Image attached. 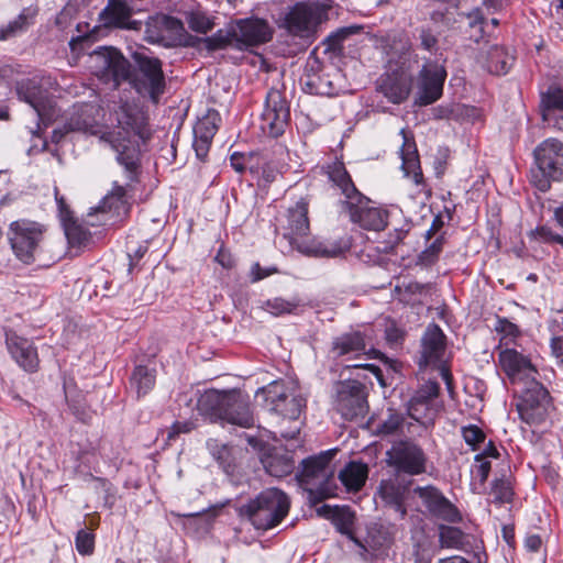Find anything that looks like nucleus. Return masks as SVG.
<instances>
[{"mask_svg":"<svg viewBox=\"0 0 563 563\" xmlns=\"http://www.w3.org/2000/svg\"><path fill=\"white\" fill-rule=\"evenodd\" d=\"M421 46L427 51H432L438 44L437 37L429 30H421L420 32Z\"/></svg>","mask_w":563,"mask_h":563,"instance_id":"55","label":"nucleus"},{"mask_svg":"<svg viewBox=\"0 0 563 563\" xmlns=\"http://www.w3.org/2000/svg\"><path fill=\"white\" fill-rule=\"evenodd\" d=\"M442 238H437L429 247L421 252L419 262L426 266L433 264L442 251Z\"/></svg>","mask_w":563,"mask_h":563,"instance_id":"46","label":"nucleus"},{"mask_svg":"<svg viewBox=\"0 0 563 563\" xmlns=\"http://www.w3.org/2000/svg\"><path fill=\"white\" fill-rule=\"evenodd\" d=\"M444 353V334L439 325L430 324L422 336L420 368L438 366Z\"/></svg>","mask_w":563,"mask_h":563,"instance_id":"27","label":"nucleus"},{"mask_svg":"<svg viewBox=\"0 0 563 563\" xmlns=\"http://www.w3.org/2000/svg\"><path fill=\"white\" fill-rule=\"evenodd\" d=\"M422 496L424 497L426 506L433 516L449 522H460L462 520L459 509L444 495Z\"/></svg>","mask_w":563,"mask_h":563,"instance_id":"32","label":"nucleus"},{"mask_svg":"<svg viewBox=\"0 0 563 563\" xmlns=\"http://www.w3.org/2000/svg\"><path fill=\"white\" fill-rule=\"evenodd\" d=\"M256 157L253 155H244L241 153H233L231 155V166L239 173L244 172L245 169H250L252 174L260 173L258 164L254 163Z\"/></svg>","mask_w":563,"mask_h":563,"instance_id":"44","label":"nucleus"},{"mask_svg":"<svg viewBox=\"0 0 563 563\" xmlns=\"http://www.w3.org/2000/svg\"><path fill=\"white\" fill-rule=\"evenodd\" d=\"M498 362L501 369L514 385L528 386L538 380L539 371L532 363L530 356L516 349H500Z\"/></svg>","mask_w":563,"mask_h":563,"instance_id":"14","label":"nucleus"},{"mask_svg":"<svg viewBox=\"0 0 563 563\" xmlns=\"http://www.w3.org/2000/svg\"><path fill=\"white\" fill-rule=\"evenodd\" d=\"M531 236L540 242L559 243L563 245V236L553 233L550 229L544 227L537 228L531 232Z\"/></svg>","mask_w":563,"mask_h":563,"instance_id":"49","label":"nucleus"},{"mask_svg":"<svg viewBox=\"0 0 563 563\" xmlns=\"http://www.w3.org/2000/svg\"><path fill=\"white\" fill-rule=\"evenodd\" d=\"M289 115V107L282 92L276 89L268 91L261 115L262 131L273 137L279 136L288 123Z\"/></svg>","mask_w":563,"mask_h":563,"instance_id":"17","label":"nucleus"},{"mask_svg":"<svg viewBox=\"0 0 563 563\" xmlns=\"http://www.w3.org/2000/svg\"><path fill=\"white\" fill-rule=\"evenodd\" d=\"M299 305L300 301L296 298L286 300L282 297H275L265 300L261 308L275 317H279L286 313H292Z\"/></svg>","mask_w":563,"mask_h":563,"instance_id":"40","label":"nucleus"},{"mask_svg":"<svg viewBox=\"0 0 563 563\" xmlns=\"http://www.w3.org/2000/svg\"><path fill=\"white\" fill-rule=\"evenodd\" d=\"M412 87V76L405 68H397L382 75L377 82L376 89L389 102L400 104L406 101L410 95Z\"/></svg>","mask_w":563,"mask_h":563,"instance_id":"21","label":"nucleus"},{"mask_svg":"<svg viewBox=\"0 0 563 563\" xmlns=\"http://www.w3.org/2000/svg\"><path fill=\"white\" fill-rule=\"evenodd\" d=\"M439 543L441 548L459 550L465 544V534L456 527L440 525Z\"/></svg>","mask_w":563,"mask_h":563,"instance_id":"38","label":"nucleus"},{"mask_svg":"<svg viewBox=\"0 0 563 563\" xmlns=\"http://www.w3.org/2000/svg\"><path fill=\"white\" fill-rule=\"evenodd\" d=\"M540 110L544 122L550 124L555 120L556 113L563 111V88L550 86L541 95Z\"/></svg>","mask_w":563,"mask_h":563,"instance_id":"34","label":"nucleus"},{"mask_svg":"<svg viewBox=\"0 0 563 563\" xmlns=\"http://www.w3.org/2000/svg\"><path fill=\"white\" fill-rule=\"evenodd\" d=\"M220 120L221 119L218 111L208 110L206 115L199 119L198 122L195 124L194 134L205 135L213 139L218 131Z\"/></svg>","mask_w":563,"mask_h":563,"instance_id":"42","label":"nucleus"},{"mask_svg":"<svg viewBox=\"0 0 563 563\" xmlns=\"http://www.w3.org/2000/svg\"><path fill=\"white\" fill-rule=\"evenodd\" d=\"M45 227L36 221L20 219L10 223L8 240L18 260L24 264L35 261L44 240Z\"/></svg>","mask_w":563,"mask_h":563,"instance_id":"6","label":"nucleus"},{"mask_svg":"<svg viewBox=\"0 0 563 563\" xmlns=\"http://www.w3.org/2000/svg\"><path fill=\"white\" fill-rule=\"evenodd\" d=\"M482 3L490 13L498 11L503 5L500 0H482Z\"/></svg>","mask_w":563,"mask_h":563,"instance_id":"61","label":"nucleus"},{"mask_svg":"<svg viewBox=\"0 0 563 563\" xmlns=\"http://www.w3.org/2000/svg\"><path fill=\"white\" fill-rule=\"evenodd\" d=\"M199 410L212 419L221 420L241 428L254 426V417L250 409V399L240 390H207L198 400Z\"/></svg>","mask_w":563,"mask_h":563,"instance_id":"4","label":"nucleus"},{"mask_svg":"<svg viewBox=\"0 0 563 563\" xmlns=\"http://www.w3.org/2000/svg\"><path fill=\"white\" fill-rule=\"evenodd\" d=\"M385 333L386 340L393 345L398 344L402 339V331L399 328H397L394 323L389 324L386 328Z\"/></svg>","mask_w":563,"mask_h":563,"instance_id":"56","label":"nucleus"},{"mask_svg":"<svg viewBox=\"0 0 563 563\" xmlns=\"http://www.w3.org/2000/svg\"><path fill=\"white\" fill-rule=\"evenodd\" d=\"M550 346L552 355L555 356L558 360H561V362H563V335H554L551 339Z\"/></svg>","mask_w":563,"mask_h":563,"instance_id":"57","label":"nucleus"},{"mask_svg":"<svg viewBox=\"0 0 563 563\" xmlns=\"http://www.w3.org/2000/svg\"><path fill=\"white\" fill-rule=\"evenodd\" d=\"M101 117V108L97 103H80L73 107L65 124V132H85L98 134L101 132L98 124Z\"/></svg>","mask_w":563,"mask_h":563,"instance_id":"26","label":"nucleus"},{"mask_svg":"<svg viewBox=\"0 0 563 563\" xmlns=\"http://www.w3.org/2000/svg\"><path fill=\"white\" fill-rule=\"evenodd\" d=\"M113 114L119 131L103 133L101 139L118 153L117 159L120 165L124 166L128 173L126 177L132 181L137 168V154L135 148L129 145V137L131 135L142 136L145 115L135 103L130 102L121 103Z\"/></svg>","mask_w":563,"mask_h":563,"instance_id":"2","label":"nucleus"},{"mask_svg":"<svg viewBox=\"0 0 563 563\" xmlns=\"http://www.w3.org/2000/svg\"><path fill=\"white\" fill-rule=\"evenodd\" d=\"M465 442L475 450L485 440V433L476 426L470 424L462 428Z\"/></svg>","mask_w":563,"mask_h":563,"instance_id":"48","label":"nucleus"},{"mask_svg":"<svg viewBox=\"0 0 563 563\" xmlns=\"http://www.w3.org/2000/svg\"><path fill=\"white\" fill-rule=\"evenodd\" d=\"M387 225L393 227V231L388 234L387 243L390 246H395L400 243L407 233L409 232L411 224L402 219L401 214L398 213H389V219Z\"/></svg>","mask_w":563,"mask_h":563,"instance_id":"41","label":"nucleus"},{"mask_svg":"<svg viewBox=\"0 0 563 563\" xmlns=\"http://www.w3.org/2000/svg\"><path fill=\"white\" fill-rule=\"evenodd\" d=\"M212 139L205 135L194 134V148L198 158L203 159L210 148Z\"/></svg>","mask_w":563,"mask_h":563,"instance_id":"52","label":"nucleus"},{"mask_svg":"<svg viewBox=\"0 0 563 563\" xmlns=\"http://www.w3.org/2000/svg\"><path fill=\"white\" fill-rule=\"evenodd\" d=\"M387 462L400 471L419 474L424 471L422 450L411 442H398L387 452Z\"/></svg>","mask_w":563,"mask_h":563,"instance_id":"24","label":"nucleus"},{"mask_svg":"<svg viewBox=\"0 0 563 563\" xmlns=\"http://www.w3.org/2000/svg\"><path fill=\"white\" fill-rule=\"evenodd\" d=\"M267 400L272 405L273 411L291 420L298 419L306 406V399L302 396L287 393L286 389L277 383L268 387Z\"/></svg>","mask_w":563,"mask_h":563,"instance_id":"25","label":"nucleus"},{"mask_svg":"<svg viewBox=\"0 0 563 563\" xmlns=\"http://www.w3.org/2000/svg\"><path fill=\"white\" fill-rule=\"evenodd\" d=\"M517 410L522 421L530 426H540L551 416L552 398L547 388L537 380L522 390Z\"/></svg>","mask_w":563,"mask_h":563,"instance_id":"11","label":"nucleus"},{"mask_svg":"<svg viewBox=\"0 0 563 563\" xmlns=\"http://www.w3.org/2000/svg\"><path fill=\"white\" fill-rule=\"evenodd\" d=\"M76 550L81 555H90L95 550V536L88 529H81L77 532L75 539Z\"/></svg>","mask_w":563,"mask_h":563,"instance_id":"45","label":"nucleus"},{"mask_svg":"<svg viewBox=\"0 0 563 563\" xmlns=\"http://www.w3.org/2000/svg\"><path fill=\"white\" fill-rule=\"evenodd\" d=\"M438 563H472L470 560L461 555H452L449 558L440 559Z\"/></svg>","mask_w":563,"mask_h":563,"instance_id":"64","label":"nucleus"},{"mask_svg":"<svg viewBox=\"0 0 563 563\" xmlns=\"http://www.w3.org/2000/svg\"><path fill=\"white\" fill-rule=\"evenodd\" d=\"M511 483L507 479H501L496 484L495 493H510L512 490Z\"/></svg>","mask_w":563,"mask_h":563,"instance_id":"63","label":"nucleus"},{"mask_svg":"<svg viewBox=\"0 0 563 563\" xmlns=\"http://www.w3.org/2000/svg\"><path fill=\"white\" fill-rule=\"evenodd\" d=\"M65 234L71 245H85L90 240V232L76 221L65 222Z\"/></svg>","mask_w":563,"mask_h":563,"instance_id":"43","label":"nucleus"},{"mask_svg":"<svg viewBox=\"0 0 563 563\" xmlns=\"http://www.w3.org/2000/svg\"><path fill=\"white\" fill-rule=\"evenodd\" d=\"M98 211L113 212L119 218L124 217L129 211L125 188L114 183L112 190L102 199Z\"/></svg>","mask_w":563,"mask_h":563,"instance_id":"35","label":"nucleus"},{"mask_svg":"<svg viewBox=\"0 0 563 563\" xmlns=\"http://www.w3.org/2000/svg\"><path fill=\"white\" fill-rule=\"evenodd\" d=\"M382 500L393 508L395 511L399 512L400 516H405L406 509L404 507V496L405 495H379Z\"/></svg>","mask_w":563,"mask_h":563,"instance_id":"54","label":"nucleus"},{"mask_svg":"<svg viewBox=\"0 0 563 563\" xmlns=\"http://www.w3.org/2000/svg\"><path fill=\"white\" fill-rule=\"evenodd\" d=\"M90 68L98 78L112 82L114 87L131 78L130 62L113 47L95 51L90 55Z\"/></svg>","mask_w":563,"mask_h":563,"instance_id":"12","label":"nucleus"},{"mask_svg":"<svg viewBox=\"0 0 563 563\" xmlns=\"http://www.w3.org/2000/svg\"><path fill=\"white\" fill-rule=\"evenodd\" d=\"M277 172L268 164L260 167V173L256 174L265 184L272 183L276 177Z\"/></svg>","mask_w":563,"mask_h":563,"instance_id":"58","label":"nucleus"},{"mask_svg":"<svg viewBox=\"0 0 563 563\" xmlns=\"http://www.w3.org/2000/svg\"><path fill=\"white\" fill-rule=\"evenodd\" d=\"M16 93L21 100L33 108L42 122L47 123L53 120L55 114L53 102L35 78L19 81Z\"/></svg>","mask_w":563,"mask_h":563,"instance_id":"22","label":"nucleus"},{"mask_svg":"<svg viewBox=\"0 0 563 563\" xmlns=\"http://www.w3.org/2000/svg\"><path fill=\"white\" fill-rule=\"evenodd\" d=\"M27 19L21 13L15 20L10 22L5 27H0V40H7L26 27Z\"/></svg>","mask_w":563,"mask_h":563,"instance_id":"47","label":"nucleus"},{"mask_svg":"<svg viewBox=\"0 0 563 563\" xmlns=\"http://www.w3.org/2000/svg\"><path fill=\"white\" fill-rule=\"evenodd\" d=\"M515 57L506 47L492 45L486 52V68L495 75H505L512 66Z\"/></svg>","mask_w":563,"mask_h":563,"instance_id":"33","label":"nucleus"},{"mask_svg":"<svg viewBox=\"0 0 563 563\" xmlns=\"http://www.w3.org/2000/svg\"><path fill=\"white\" fill-rule=\"evenodd\" d=\"M368 466L365 463L351 461L338 474L342 485L350 492H358L368 478Z\"/></svg>","mask_w":563,"mask_h":563,"instance_id":"31","label":"nucleus"},{"mask_svg":"<svg viewBox=\"0 0 563 563\" xmlns=\"http://www.w3.org/2000/svg\"><path fill=\"white\" fill-rule=\"evenodd\" d=\"M278 273L277 267H262L260 263H254L250 269V280L251 283H257L273 274Z\"/></svg>","mask_w":563,"mask_h":563,"instance_id":"50","label":"nucleus"},{"mask_svg":"<svg viewBox=\"0 0 563 563\" xmlns=\"http://www.w3.org/2000/svg\"><path fill=\"white\" fill-rule=\"evenodd\" d=\"M401 133L404 135V143L400 148V156L402 161L401 169L405 176L411 177L416 185H421L423 181V175L420 168L416 144L406 136L404 130Z\"/></svg>","mask_w":563,"mask_h":563,"instance_id":"30","label":"nucleus"},{"mask_svg":"<svg viewBox=\"0 0 563 563\" xmlns=\"http://www.w3.org/2000/svg\"><path fill=\"white\" fill-rule=\"evenodd\" d=\"M331 353L334 357H360L366 354L364 335L358 331L347 332L335 336L331 343Z\"/></svg>","mask_w":563,"mask_h":563,"instance_id":"28","label":"nucleus"},{"mask_svg":"<svg viewBox=\"0 0 563 563\" xmlns=\"http://www.w3.org/2000/svg\"><path fill=\"white\" fill-rule=\"evenodd\" d=\"M405 423L404 415L393 409L387 411L386 418H384L376 427L377 435H394L402 431Z\"/></svg>","mask_w":563,"mask_h":563,"instance_id":"39","label":"nucleus"},{"mask_svg":"<svg viewBox=\"0 0 563 563\" xmlns=\"http://www.w3.org/2000/svg\"><path fill=\"white\" fill-rule=\"evenodd\" d=\"M266 472L275 477L290 474L295 467L294 461L287 454H271L262 461Z\"/></svg>","mask_w":563,"mask_h":563,"instance_id":"37","label":"nucleus"},{"mask_svg":"<svg viewBox=\"0 0 563 563\" xmlns=\"http://www.w3.org/2000/svg\"><path fill=\"white\" fill-rule=\"evenodd\" d=\"M132 10L124 0H109L108 5L101 12V19L107 26H119L137 30L141 25L137 21H131Z\"/></svg>","mask_w":563,"mask_h":563,"instance_id":"29","label":"nucleus"},{"mask_svg":"<svg viewBox=\"0 0 563 563\" xmlns=\"http://www.w3.org/2000/svg\"><path fill=\"white\" fill-rule=\"evenodd\" d=\"M4 335L7 350L15 363L26 372H36L40 358L34 343L11 329H5Z\"/></svg>","mask_w":563,"mask_h":563,"instance_id":"23","label":"nucleus"},{"mask_svg":"<svg viewBox=\"0 0 563 563\" xmlns=\"http://www.w3.org/2000/svg\"><path fill=\"white\" fill-rule=\"evenodd\" d=\"M289 500L287 495H257L241 508L256 529L268 530L278 525L287 515Z\"/></svg>","mask_w":563,"mask_h":563,"instance_id":"10","label":"nucleus"},{"mask_svg":"<svg viewBox=\"0 0 563 563\" xmlns=\"http://www.w3.org/2000/svg\"><path fill=\"white\" fill-rule=\"evenodd\" d=\"M216 260L218 261V263L223 266L224 268H230L232 265H233V260L231 258L230 255H227L222 252H220Z\"/></svg>","mask_w":563,"mask_h":563,"instance_id":"62","label":"nucleus"},{"mask_svg":"<svg viewBox=\"0 0 563 563\" xmlns=\"http://www.w3.org/2000/svg\"><path fill=\"white\" fill-rule=\"evenodd\" d=\"M439 394L440 385L438 382L428 380L420 385L408 401V415L424 427L433 424L440 409L438 405Z\"/></svg>","mask_w":563,"mask_h":563,"instance_id":"13","label":"nucleus"},{"mask_svg":"<svg viewBox=\"0 0 563 563\" xmlns=\"http://www.w3.org/2000/svg\"><path fill=\"white\" fill-rule=\"evenodd\" d=\"M445 77L443 66L438 63L424 64L418 77L417 103L428 106L435 102L442 96Z\"/></svg>","mask_w":563,"mask_h":563,"instance_id":"19","label":"nucleus"},{"mask_svg":"<svg viewBox=\"0 0 563 563\" xmlns=\"http://www.w3.org/2000/svg\"><path fill=\"white\" fill-rule=\"evenodd\" d=\"M330 181L341 190L345 197L350 219L366 230L380 231L387 227L389 212L373 205L354 186L351 176L342 162H334L327 168Z\"/></svg>","mask_w":563,"mask_h":563,"instance_id":"1","label":"nucleus"},{"mask_svg":"<svg viewBox=\"0 0 563 563\" xmlns=\"http://www.w3.org/2000/svg\"><path fill=\"white\" fill-rule=\"evenodd\" d=\"M273 30L263 19H246L238 22L236 27L227 35L217 34L205 40L211 51L223 48L236 43L244 46H255L271 41Z\"/></svg>","mask_w":563,"mask_h":563,"instance_id":"9","label":"nucleus"},{"mask_svg":"<svg viewBox=\"0 0 563 563\" xmlns=\"http://www.w3.org/2000/svg\"><path fill=\"white\" fill-rule=\"evenodd\" d=\"M495 329L503 334V340L515 339L520 334L519 328L507 319H498Z\"/></svg>","mask_w":563,"mask_h":563,"instance_id":"51","label":"nucleus"},{"mask_svg":"<svg viewBox=\"0 0 563 563\" xmlns=\"http://www.w3.org/2000/svg\"><path fill=\"white\" fill-rule=\"evenodd\" d=\"M132 57L136 64V70L134 73L131 70V78L126 81L139 95L157 103L166 86L162 62L141 52H134Z\"/></svg>","mask_w":563,"mask_h":563,"instance_id":"5","label":"nucleus"},{"mask_svg":"<svg viewBox=\"0 0 563 563\" xmlns=\"http://www.w3.org/2000/svg\"><path fill=\"white\" fill-rule=\"evenodd\" d=\"M284 229V236L290 245L308 256L336 257L350 249L349 241L344 239L334 242H321L308 236L310 230L308 205L302 199L295 207L288 209L287 223Z\"/></svg>","mask_w":563,"mask_h":563,"instance_id":"3","label":"nucleus"},{"mask_svg":"<svg viewBox=\"0 0 563 563\" xmlns=\"http://www.w3.org/2000/svg\"><path fill=\"white\" fill-rule=\"evenodd\" d=\"M476 460H477V462H479V464L476 466L477 467V472H478V474L481 476V479L485 481L487 475H488L489 468H490V463L486 462V461H482L479 459V456H477Z\"/></svg>","mask_w":563,"mask_h":563,"instance_id":"60","label":"nucleus"},{"mask_svg":"<svg viewBox=\"0 0 563 563\" xmlns=\"http://www.w3.org/2000/svg\"><path fill=\"white\" fill-rule=\"evenodd\" d=\"M189 26L197 32L207 33L209 32L213 23L205 15L195 14L189 20Z\"/></svg>","mask_w":563,"mask_h":563,"instance_id":"53","label":"nucleus"},{"mask_svg":"<svg viewBox=\"0 0 563 563\" xmlns=\"http://www.w3.org/2000/svg\"><path fill=\"white\" fill-rule=\"evenodd\" d=\"M533 155L538 168L533 179L540 190L547 191L552 180H563V142L544 140L534 148Z\"/></svg>","mask_w":563,"mask_h":563,"instance_id":"8","label":"nucleus"},{"mask_svg":"<svg viewBox=\"0 0 563 563\" xmlns=\"http://www.w3.org/2000/svg\"><path fill=\"white\" fill-rule=\"evenodd\" d=\"M330 496L331 495H309L308 503L314 508L318 517L330 520L340 533L356 541L352 531L354 514L347 506L322 504L323 500Z\"/></svg>","mask_w":563,"mask_h":563,"instance_id":"20","label":"nucleus"},{"mask_svg":"<svg viewBox=\"0 0 563 563\" xmlns=\"http://www.w3.org/2000/svg\"><path fill=\"white\" fill-rule=\"evenodd\" d=\"M156 372L154 368L139 365L131 375V387L136 391L137 397L146 395L155 385Z\"/></svg>","mask_w":563,"mask_h":563,"instance_id":"36","label":"nucleus"},{"mask_svg":"<svg viewBox=\"0 0 563 563\" xmlns=\"http://www.w3.org/2000/svg\"><path fill=\"white\" fill-rule=\"evenodd\" d=\"M335 409L345 420L363 418L368 410L365 387L357 382L340 383L336 388Z\"/></svg>","mask_w":563,"mask_h":563,"instance_id":"16","label":"nucleus"},{"mask_svg":"<svg viewBox=\"0 0 563 563\" xmlns=\"http://www.w3.org/2000/svg\"><path fill=\"white\" fill-rule=\"evenodd\" d=\"M183 32L184 24L180 20L165 14H156L146 21L144 35L147 42L168 47L180 41Z\"/></svg>","mask_w":563,"mask_h":563,"instance_id":"18","label":"nucleus"},{"mask_svg":"<svg viewBox=\"0 0 563 563\" xmlns=\"http://www.w3.org/2000/svg\"><path fill=\"white\" fill-rule=\"evenodd\" d=\"M541 544L542 540L538 534L528 536L525 540V547L531 552H537Z\"/></svg>","mask_w":563,"mask_h":563,"instance_id":"59","label":"nucleus"},{"mask_svg":"<svg viewBox=\"0 0 563 563\" xmlns=\"http://www.w3.org/2000/svg\"><path fill=\"white\" fill-rule=\"evenodd\" d=\"M324 13V8L318 2H299L286 14L284 26L291 35L308 37Z\"/></svg>","mask_w":563,"mask_h":563,"instance_id":"15","label":"nucleus"},{"mask_svg":"<svg viewBox=\"0 0 563 563\" xmlns=\"http://www.w3.org/2000/svg\"><path fill=\"white\" fill-rule=\"evenodd\" d=\"M336 450H327L301 462L299 482L306 485V493H333L336 488L331 462Z\"/></svg>","mask_w":563,"mask_h":563,"instance_id":"7","label":"nucleus"}]
</instances>
